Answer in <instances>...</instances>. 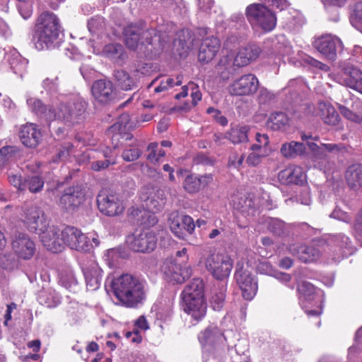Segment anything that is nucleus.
I'll return each mask as SVG.
<instances>
[{
    "label": "nucleus",
    "mask_w": 362,
    "mask_h": 362,
    "mask_svg": "<svg viewBox=\"0 0 362 362\" xmlns=\"http://www.w3.org/2000/svg\"><path fill=\"white\" fill-rule=\"evenodd\" d=\"M124 42L132 50L146 54L163 50L165 41L155 28L148 27L144 21L131 23L123 29Z\"/></svg>",
    "instance_id": "obj_1"
},
{
    "label": "nucleus",
    "mask_w": 362,
    "mask_h": 362,
    "mask_svg": "<svg viewBox=\"0 0 362 362\" xmlns=\"http://www.w3.org/2000/svg\"><path fill=\"white\" fill-rule=\"evenodd\" d=\"M262 1L263 3L248 5L245 15L253 29L267 33L273 30L276 25V15L268 6L282 11L288 7V4L287 0Z\"/></svg>",
    "instance_id": "obj_2"
},
{
    "label": "nucleus",
    "mask_w": 362,
    "mask_h": 362,
    "mask_svg": "<svg viewBox=\"0 0 362 362\" xmlns=\"http://www.w3.org/2000/svg\"><path fill=\"white\" fill-rule=\"evenodd\" d=\"M111 287L115 297L127 308H136L146 298L144 284L131 274H124L113 279Z\"/></svg>",
    "instance_id": "obj_3"
},
{
    "label": "nucleus",
    "mask_w": 362,
    "mask_h": 362,
    "mask_svg": "<svg viewBox=\"0 0 362 362\" xmlns=\"http://www.w3.org/2000/svg\"><path fill=\"white\" fill-rule=\"evenodd\" d=\"M181 296L183 310L195 320H201L205 316L207 308L202 279H194L185 286Z\"/></svg>",
    "instance_id": "obj_4"
},
{
    "label": "nucleus",
    "mask_w": 362,
    "mask_h": 362,
    "mask_svg": "<svg viewBox=\"0 0 362 362\" xmlns=\"http://www.w3.org/2000/svg\"><path fill=\"white\" fill-rule=\"evenodd\" d=\"M59 33V24L57 16L50 12L42 13L37 21L33 41L39 50L49 49L54 46Z\"/></svg>",
    "instance_id": "obj_5"
},
{
    "label": "nucleus",
    "mask_w": 362,
    "mask_h": 362,
    "mask_svg": "<svg viewBox=\"0 0 362 362\" xmlns=\"http://www.w3.org/2000/svg\"><path fill=\"white\" fill-rule=\"evenodd\" d=\"M139 198L147 210L153 213L144 211V214L147 216L148 222L141 221V223H145L149 226L155 225L158 220L153 214L160 211L165 204L164 191L158 187L147 185L141 187Z\"/></svg>",
    "instance_id": "obj_6"
},
{
    "label": "nucleus",
    "mask_w": 362,
    "mask_h": 362,
    "mask_svg": "<svg viewBox=\"0 0 362 362\" xmlns=\"http://www.w3.org/2000/svg\"><path fill=\"white\" fill-rule=\"evenodd\" d=\"M88 103L85 100H78L70 104H59L56 112H49V117L63 122L69 127L74 126L84 120L88 114Z\"/></svg>",
    "instance_id": "obj_7"
},
{
    "label": "nucleus",
    "mask_w": 362,
    "mask_h": 362,
    "mask_svg": "<svg viewBox=\"0 0 362 362\" xmlns=\"http://www.w3.org/2000/svg\"><path fill=\"white\" fill-rule=\"evenodd\" d=\"M328 243L325 239H315L309 244H292L288 252L303 263L309 264L318 261L325 252Z\"/></svg>",
    "instance_id": "obj_8"
},
{
    "label": "nucleus",
    "mask_w": 362,
    "mask_h": 362,
    "mask_svg": "<svg viewBox=\"0 0 362 362\" xmlns=\"http://www.w3.org/2000/svg\"><path fill=\"white\" fill-rule=\"evenodd\" d=\"M233 266L230 257L224 253L209 255L205 260V267L217 280L228 279Z\"/></svg>",
    "instance_id": "obj_9"
},
{
    "label": "nucleus",
    "mask_w": 362,
    "mask_h": 362,
    "mask_svg": "<svg viewBox=\"0 0 362 362\" xmlns=\"http://www.w3.org/2000/svg\"><path fill=\"white\" fill-rule=\"evenodd\" d=\"M126 243L132 250L146 253L155 250L157 238L153 231L146 229L140 232L136 231L127 236Z\"/></svg>",
    "instance_id": "obj_10"
},
{
    "label": "nucleus",
    "mask_w": 362,
    "mask_h": 362,
    "mask_svg": "<svg viewBox=\"0 0 362 362\" xmlns=\"http://www.w3.org/2000/svg\"><path fill=\"white\" fill-rule=\"evenodd\" d=\"M162 271L165 279L173 284H182L192 274L191 267L186 264L182 265V262L178 259H165L162 266Z\"/></svg>",
    "instance_id": "obj_11"
},
{
    "label": "nucleus",
    "mask_w": 362,
    "mask_h": 362,
    "mask_svg": "<svg viewBox=\"0 0 362 362\" xmlns=\"http://www.w3.org/2000/svg\"><path fill=\"white\" fill-rule=\"evenodd\" d=\"M11 238L12 249L19 258L27 260L33 257L36 250L35 244L27 233L16 230Z\"/></svg>",
    "instance_id": "obj_12"
},
{
    "label": "nucleus",
    "mask_w": 362,
    "mask_h": 362,
    "mask_svg": "<svg viewBox=\"0 0 362 362\" xmlns=\"http://www.w3.org/2000/svg\"><path fill=\"white\" fill-rule=\"evenodd\" d=\"M234 277L243 297L247 300H252L257 291V282L252 272L242 266L236 269Z\"/></svg>",
    "instance_id": "obj_13"
},
{
    "label": "nucleus",
    "mask_w": 362,
    "mask_h": 362,
    "mask_svg": "<svg viewBox=\"0 0 362 362\" xmlns=\"http://www.w3.org/2000/svg\"><path fill=\"white\" fill-rule=\"evenodd\" d=\"M168 224L170 230L180 239H184L187 234H192L195 228L192 217L188 215H179L177 213L170 214Z\"/></svg>",
    "instance_id": "obj_14"
},
{
    "label": "nucleus",
    "mask_w": 362,
    "mask_h": 362,
    "mask_svg": "<svg viewBox=\"0 0 362 362\" xmlns=\"http://www.w3.org/2000/svg\"><path fill=\"white\" fill-rule=\"evenodd\" d=\"M23 223L30 232L37 234L45 231L49 226L44 211L37 206H31L25 211Z\"/></svg>",
    "instance_id": "obj_15"
},
{
    "label": "nucleus",
    "mask_w": 362,
    "mask_h": 362,
    "mask_svg": "<svg viewBox=\"0 0 362 362\" xmlns=\"http://www.w3.org/2000/svg\"><path fill=\"white\" fill-rule=\"evenodd\" d=\"M85 192L81 185L66 188L60 197L59 205L66 211L76 210L84 201Z\"/></svg>",
    "instance_id": "obj_16"
},
{
    "label": "nucleus",
    "mask_w": 362,
    "mask_h": 362,
    "mask_svg": "<svg viewBox=\"0 0 362 362\" xmlns=\"http://www.w3.org/2000/svg\"><path fill=\"white\" fill-rule=\"evenodd\" d=\"M199 341L202 349L225 347L226 339L222 331L215 325H209L199 334Z\"/></svg>",
    "instance_id": "obj_17"
},
{
    "label": "nucleus",
    "mask_w": 362,
    "mask_h": 362,
    "mask_svg": "<svg viewBox=\"0 0 362 362\" xmlns=\"http://www.w3.org/2000/svg\"><path fill=\"white\" fill-rule=\"evenodd\" d=\"M313 46L325 58L334 60L337 57V49L342 47V42L336 36L325 35L316 39L313 42Z\"/></svg>",
    "instance_id": "obj_18"
},
{
    "label": "nucleus",
    "mask_w": 362,
    "mask_h": 362,
    "mask_svg": "<svg viewBox=\"0 0 362 362\" xmlns=\"http://www.w3.org/2000/svg\"><path fill=\"white\" fill-rule=\"evenodd\" d=\"M97 203L99 210L109 216H116L124 210L119 199L115 194H100L97 197Z\"/></svg>",
    "instance_id": "obj_19"
},
{
    "label": "nucleus",
    "mask_w": 362,
    "mask_h": 362,
    "mask_svg": "<svg viewBox=\"0 0 362 362\" xmlns=\"http://www.w3.org/2000/svg\"><path fill=\"white\" fill-rule=\"evenodd\" d=\"M19 138L22 144L28 148H36L42 141V132L38 126L33 123L22 125L19 131Z\"/></svg>",
    "instance_id": "obj_20"
},
{
    "label": "nucleus",
    "mask_w": 362,
    "mask_h": 362,
    "mask_svg": "<svg viewBox=\"0 0 362 362\" xmlns=\"http://www.w3.org/2000/svg\"><path fill=\"white\" fill-rule=\"evenodd\" d=\"M60 233L57 228L48 226L45 231L39 234L43 245L54 253L60 252L63 248L64 240Z\"/></svg>",
    "instance_id": "obj_21"
},
{
    "label": "nucleus",
    "mask_w": 362,
    "mask_h": 362,
    "mask_svg": "<svg viewBox=\"0 0 362 362\" xmlns=\"http://www.w3.org/2000/svg\"><path fill=\"white\" fill-rule=\"evenodd\" d=\"M86 286L89 290L95 291L100 285L102 269L94 260H89L82 267Z\"/></svg>",
    "instance_id": "obj_22"
},
{
    "label": "nucleus",
    "mask_w": 362,
    "mask_h": 362,
    "mask_svg": "<svg viewBox=\"0 0 362 362\" xmlns=\"http://www.w3.org/2000/svg\"><path fill=\"white\" fill-rule=\"evenodd\" d=\"M221 47L220 40L215 37L203 40L198 54V59L202 63H209L218 52Z\"/></svg>",
    "instance_id": "obj_23"
},
{
    "label": "nucleus",
    "mask_w": 362,
    "mask_h": 362,
    "mask_svg": "<svg viewBox=\"0 0 362 362\" xmlns=\"http://www.w3.org/2000/svg\"><path fill=\"white\" fill-rule=\"evenodd\" d=\"M305 178V175L300 167H288L281 170L278 175V179L280 182L285 185L291 184H303Z\"/></svg>",
    "instance_id": "obj_24"
},
{
    "label": "nucleus",
    "mask_w": 362,
    "mask_h": 362,
    "mask_svg": "<svg viewBox=\"0 0 362 362\" xmlns=\"http://www.w3.org/2000/svg\"><path fill=\"white\" fill-rule=\"evenodd\" d=\"M261 52V49L256 45H250L239 49L235 56L236 66L244 67L256 60Z\"/></svg>",
    "instance_id": "obj_25"
},
{
    "label": "nucleus",
    "mask_w": 362,
    "mask_h": 362,
    "mask_svg": "<svg viewBox=\"0 0 362 362\" xmlns=\"http://www.w3.org/2000/svg\"><path fill=\"white\" fill-rule=\"evenodd\" d=\"M317 109L325 124L329 126H336L339 123L340 117L330 103L320 101L318 103Z\"/></svg>",
    "instance_id": "obj_26"
},
{
    "label": "nucleus",
    "mask_w": 362,
    "mask_h": 362,
    "mask_svg": "<svg viewBox=\"0 0 362 362\" xmlns=\"http://www.w3.org/2000/svg\"><path fill=\"white\" fill-rule=\"evenodd\" d=\"M280 152L286 158L303 157L307 153L305 145L302 142L295 141L283 144Z\"/></svg>",
    "instance_id": "obj_27"
},
{
    "label": "nucleus",
    "mask_w": 362,
    "mask_h": 362,
    "mask_svg": "<svg viewBox=\"0 0 362 362\" xmlns=\"http://www.w3.org/2000/svg\"><path fill=\"white\" fill-rule=\"evenodd\" d=\"M216 70L223 78H228L233 74L236 69L235 56L233 53L223 55L216 65Z\"/></svg>",
    "instance_id": "obj_28"
},
{
    "label": "nucleus",
    "mask_w": 362,
    "mask_h": 362,
    "mask_svg": "<svg viewBox=\"0 0 362 362\" xmlns=\"http://www.w3.org/2000/svg\"><path fill=\"white\" fill-rule=\"evenodd\" d=\"M348 185L356 190L362 187V165L356 163L350 165L346 172Z\"/></svg>",
    "instance_id": "obj_29"
},
{
    "label": "nucleus",
    "mask_w": 362,
    "mask_h": 362,
    "mask_svg": "<svg viewBox=\"0 0 362 362\" xmlns=\"http://www.w3.org/2000/svg\"><path fill=\"white\" fill-rule=\"evenodd\" d=\"M249 127L236 125L232 127L225 135V138L229 139L233 144H238L248 141Z\"/></svg>",
    "instance_id": "obj_30"
},
{
    "label": "nucleus",
    "mask_w": 362,
    "mask_h": 362,
    "mask_svg": "<svg viewBox=\"0 0 362 362\" xmlns=\"http://www.w3.org/2000/svg\"><path fill=\"white\" fill-rule=\"evenodd\" d=\"M233 90H257L259 81L253 74H247L241 76L232 85Z\"/></svg>",
    "instance_id": "obj_31"
},
{
    "label": "nucleus",
    "mask_w": 362,
    "mask_h": 362,
    "mask_svg": "<svg viewBox=\"0 0 362 362\" xmlns=\"http://www.w3.org/2000/svg\"><path fill=\"white\" fill-rule=\"evenodd\" d=\"M346 75V80L349 86L355 90H362V71L359 69L350 66L344 69Z\"/></svg>",
    "instance_id": "obj_32"
},
{
    "label": "nucleus",
    "mask_w": 362,
    "mask_h": 362,
    "mask_svg": "<svg viewBox=\"0 0 362 362\" xmlns=\"http://www.w3.org/2000/svg\"><path fill=\"white\" fill-rule=\"evenodd\" d=\"M27 103L31 108L32 111L35 112L37 115L44 117L47 120H54V118H50L49 116V112H56V108L47 107L45 105L41 100L30 98L27 100Z\"/></svg>",
    "instance_id": "obj_33"
},
{
    "label": "nucleus",
    "mask_w": 362,
    "mask_h": 362,
    "mask_svg": "<svg viewBox=\"0 0 362 362\" xmlns=\"http://www.w3.org/2000/svg\"><path fill=\"white\" fill-rule=\"evenodd\" d=\"M8 62L13 73L23 77L26 71L28 61L19 53L14 52L11 54Z\"/></svg>",
    "instance_id": "obj_34"
},
{
    "label": "nucleus",
    "mask_w": 362,
    "mask_h": 362,
    "mask_svg": "<svg viewBox=\"0 0 362 362\" xmlns=\"http://www.w3.org/2000/svg\"><path fill=\"white\" fill-rule=\"evenodd\" d=\"M267 228L270 233L278 237H286L289 235L288 226L279 218H270L267 221Z\"/></svg>",
    "instance_id": "obj_35"
},
{
    "label": "nucleus",
    "mask_w": 362,
    "mask_h": 362,
    "mask_svg": "<svg viewBox=\"0 0 362 362\" xmlns=\"http://www.w3.org/2000/svg\"><path fill=\"white\" fill-rule=\"evenodd\" d=\"M288 119L283 112H277L271 114L267 125L273 130H281L288 124Z\"/></svg>",
    "instance_id": "obj_36"
},
{
    "label": "nucleus",
    "mask_w": 362,
    "mask_h": 362,
    "mask_svg": "<svg viewBox=\"0 0 362 362\" xmlns=\"http://www.w3.org/2000/svg\"><path fill=\"white\" fill-rule=\"evenodd\" d=\"M44 180L39 175H28L23 180V191L28 189L31 193H37L42 190Z\"/></svg>",
    "instance_id": "obj_37"
},
{
    "label": "nucleus",
    "mask_w": 362,
    "mask_h": 362,
    "mask_svg": "<svg viewBox=\"0 0 362 362\" xmlns=\"http://www.w3.org/2000/svg\"><path fill=\"white\" fill-rule=\"evenodd\" d=\"M225 347L203 349L204 362H223Z\"/></svg>",
    "instance_id": "obj_38"
},
{
    "label": "nucleus",
    "mask_w": 362,
    "mask_h": 362,
    "mask_svg": "<svg viewBox=\"0 0 362 362\" xmlns=\"http://www.w3.org/2000/svg\"><path fill=\"white\" fill-rule=\"evenodd\" d=\"M80 230L75 227L68 226L61 231L60 235H62L64 245H68L71 249L74 250V245L80 233Z\"/></svg>",
    "instance_id": "obj_39"
},
{
    "label": "nucleus",
    "mask_w": 362,
    "mask_h": 362,
    "mask_svg": "<svg viewBox=\"0 0 362 362\" xmlns=\"http://www.w3.org/2000/svg\"><path fill=\"white\" fill-rule=\"evenodd\" d=\"M142 154L135 140L132 144L126 146L122 153V158L127 162H132L137 160Z\"/></svg>",
    "instance_id": "obj_40"
},
{
    "label": "nucleus",
    "mask_w": 362,
    "mask_h": 362,
    "mask_svg": "<svg viewBox=\"0 0 362 362\" xmlns=\"http://www.w3.org/2000/svg\"><path fill=\"white\" fill-rule=\"evenodd\" d=\"M191 100H186L182 105H177L171 108V112H189L193 107H194L198 101L202 99L201 92H192L190 95Z\"/></svg>",
    "instance_id": "obj_41"
},
{
    "label": "nucleus",
    "mask_w": 362,
    "mask_h": 362,
    "mask_svg": "<svg viewBox=\"0 0 362 362\" xmlns=\"http://www.w3.org/2000/svg\"><path fill=\"white\" fill-rule=\"evenodd\" d=\"M308 148L310 150L315 162L322 163L327 162L329 156L325 152V149L322 146V144L319 146L315 143H308Z\"/></svg>",
    "instance_id": "obj_42"
},
{
    "label": "nucleus",
    "mask_w": 362,
    "mask_h": 362,
    "mask_svg": "<svg viewBox=\"0 0 362 362\" xmlns=\"http://www.w3.org/2000/svg\"><path fill=\"white\" fill-rule=\"evenodd\" d=\"M226 286H222L218 291H216L212 295L210 303L214 310H220L225 303Z\"/></svg>",
    "instance_id": "obj_43"
},
{
    "label": "nucleus",
    "mask_w": 362,
    "mask_h": 362,
    "mask_svg": "<svg viewBox=\"0 0 362 362\" xmlns=\"http://www.w3.org/2000/svg\"><path fill=\"white\" fill-rule=\"evenodd\" d=\"M183 187L189 193H196L202 189L198 176L194 175H189L185 177Z\"/></svg>",
    "instance_id": "obj_44"
},
{
    "label": "nucleus",
    "mask_w": 362,
    "mask_h": 362,
    "mask_svg": "<svg viewBox=\"0 0 362 362\" xmlns=\"http://www.w3.org/2000/svg\"><path fill=\"white\" fill-rule=\"evenodd\" d=\"M115 76L119 83L120 88L123 90H129L134 88L132 79L126 71L118 70L115 71Z\"/></svg>",
    "instance_id": "obj_45"
},
{
    "label": "nucleus",
    "mask_w": 362,
    "mask_h": 362,
    "mask_svg": "<svg viewBox=\"0 0 362 362\" xmlns=\"http://www.w3.org/2000/svg\"><path fill=\"white\" fill-rule=\"evenodd\" d=\"M333 241L341 249L346 250L347 252L344 251L343 255L351 254L354 251L351 242L349 237L344 234H337L333 237Z\"/></svg>",
    "instance_id": "obj_46"
},
{
    "label": "nucleus",
    "mask_w": 362,
    "mask_h": 362,
    "mask_svg": "<svg viewBox=\"0 0 362 362\" xmlns=\"http://www.w3.org/2000/svg\"><path fill=\"white\" fill-rule=\"evenodd\" d=\"M123 52V47L119 43L109 44L105 45L103 48L104 54L112 59L121 58Z\"/></svg>",
    "instance_id": "obj_47"
},
{
    "label": "nucleus",
    "mask_w": 362,
    "mask_h": 362,
    "mask_svg": "<svg viewBox=\"0 0 362 362\" xmlns=\"http://www.w3.org/2000/svg\"><path fill=\"white\" fill-rule=\"evenodd\" d=\"M322 146L326 151L337 155L339 156H344L346 153H349V147L343 143L338 144H324L322 143Z\"/></svg>",
    "instance_id": "obj_48"
},
{
    "label": "nucleus",
    "mask_w": 362,
    "mask_h": 362,
    "mask_svg": "<svg viewBox=\"0 0 362 362\" xmlns=\"http://www.w3.org/2000/svg\"><path fill=\"white\" fill-rule=\"evenodd\" d=\"M298 291L306 300H311L314 298L315 288L311 283L305 281L298 285Z\"/></svg>",
    "instance_id": "obj_49"
},
{
    "label": "nucleus",
    "mask_w": 362,
    "mask_h": 362,
    "mask_svg": "<svg viewBox=\"0 0 362 362\" xmlns=\"http://www.w3.org/2000/svg\"><path fill=\"white\" fill-rule=\"evenodd\" d=\"M235 208L243 213H250L251 209L255 208V203L252 199L242 196L235 202Z\"/></svg>",
    "instance_id": "obj_50"
},
{
    "label": "nucleus",
    "mask_w": 362,
    "mask_h": 362,
    "mask_svg": "<svg viewBox=\"0 0 362 362\" xmlns=\"http://www.w3.org/2000/svg\"><path fill=\"white\" fill-rule=\"evenodd\" d=\"M16 148L15 146H6L0 149V167H3L16 155Z\"/></svg>",
    "instance_id": "obj_51"
},
{
    "label": "nucleus",
    "mask_w": 362,
    "mask_h": 362,
    "mask_svg": "<svg viewBox=\"0 0 362 362\" xmlns=\"http://www.w3.org/2000/svg\"><path fill=\"white\" fill-rule=\"evenodd\" d=\"M91 93L95 105H107L113 99V92H91Z\"/></svg>",
    "instance_id": "obj_52"
},
{
    "label": "nucleus",
    "mask_w": 362,
    "mask_h": 362,
    "mask_svg": "<svg viewBox=\"0 0 362 362\" xmlns=\"http://www.w3.org/2000/svg\"><path fill=\"white\" fill-rule=\"evenodd\" d=\"M92 245L90 244L87 236L80 231L74 250L81 252H88L90 250Z\"/></svg>",
    "instance_id": "obj_53"
},
{
    "label": "nucleus",
    "mask_w": 362,
    "mask_h": 362,
    "mask_svg": "<svg viewBox=\"0 0 362 362\" xmlns=\"http://www.w3.org/2000/svg\"><path fill=\"white\" fill-rule=\"evenodd\" d=\"M106 158L105 160H95L91 163V168L95 171H99L101 170L106 169L110 166V165H113L115 163V158H112L111 157H108L106 154L104 155Z\"/></svg>",
    "instance_id": "obj_54"
},
{
    "label": "nucleus",
    "mask_w": 362,
    "mask_h": 362,
    "mask_svg": "<svg viewBox=\"0 0 362 362\" xmlns=\"http://www.w3.org/2000/svg\"><path fill=\"white\" fill-rule=\"evenodd\" d=\"M339 109L340 113L347 119L358 124L362 122V116L354 113L348 107L343 105H340Z\"/></svg>",
    "instance_id": "obj_55"
},
{
    "label": "nucleus",
    "mask_w": 362,
    "mask_h": 362,
    "mask_svg": "<svg viewBox=\"0 0 362 362\" xmlns=\"http://www.w3.org/2000/svg\"><path fill=\"white\" fill-rule=\"evenodd\" d=\"M72 148L73 145L71 143H66L62 146L56 154L55 158H53L52 162L56 163L59 160H64L67 158Z\"/></svg>",
    "instance_id": "obj_56"
},
{
    "label": "nucleus",
    "mask_w": 362,
    "mask_h": 362,
    "mask_svg": "<svg viewBox=\"0 0 362 362\" xmlns=\"http://www.w3.org/2000/svg\"><path fill=\"white\" fill-rule=\"evenodd\" d=\"M129 115L128 114H122L119 117V121L112 124L107 131V135H111L115 132L119 131L121 127H126V125L129 121Z\"/></svg>",
    "instance_id": "obj_57"
},
{
    "label": "nucleus",
    "mask_w": 362,
    "mask_h": 362,
    "mask_svg": "<svg viewBox=\"0 0 362 362\" xmlns=\"http://www.w3.org/2000/svg\"><path fill=\"white\" fill-rule=\"evenodd\" d=\"M175 46L177 47V52L180 57L185 58L187 56L190 49V43L183 42L181 39H178L175 42Z\"/></svg>",
    "instance_id": "obj_58"
},
{
    "label": "nucleus",
    "mask_w": 362,
    "mask_h": 362,
    "mask_svg": "<svg viewBox=\"0 0 362 362\" xmlns=\"http://www.w3.org/2000/svg\"><path fill=\"white\" fill-rule=\"evenodd\" d=\"M8 180L16 188L20 191H23V180L21 175L15 174L13 173H8Z\"/></svg>",
    "instance_id": "obj_59"
},
{
    "label": "nucleus",
    "mask_w": 362,
    "mask_h": 362,
    "mask_svg": "<svg viewBox=\"0 0 362 362\" xmlns=\"http://www.w3.org/2000/svg\"><path fill=\"white\" fill-rule=\"evenodd\" d=\"M304 62L306 64L312 66L313 67L323 71L327 72L329 71V67L327 65L322 63L321 62H320L310 56H305L304 58Z\"/></svg>",
    "instance_id": "obj_60"
},
{
    "label": "nucleus",
    "mask_w": 362,
    "mask_h": 362,
    "mask_svg": "<svg viewBox=\"0 0 362 362\" xmlns=\"http://www.w3.org/2000/svg\"><path fill=\"white\" fill-rule=\"evenodd\" d=\"M103 18L96 16L90 18L88 22V28L90 32L95 33L103 26Z\"/></svg>",
    "instance_id": "obj_61"
},
{
    "label": "nucleus",
    "mask_w": 362,
    "mask_h": 362,
    "mask_svg": "<svg viewBox=\"0 0 362 362\" xmlns=\"http://www.w3.org/2000/svg\"><path fill=\"white\" fill-rule=\"evenodd\" d=\"M158 146V143L152 142L150 143L147 147V151L149 152L147 156V159L153 163H156L158 161L157 154Z\"/></svg>",
    "instance_id": "obj_62"
},
{
    "label": "nucleus",
    "mask_w": 362,
    "mask_h": 362,
    "mask_svg": "<svg viewBox=\"0 0 362 362\" xmlns=\"http://www.w3.org/2000/svg\"><path fill=\"white\" fill-rule=\"evenodd\" d=\"M297 202L304 205H310L311 197L310 190L308 187H304L296 197Z\"/></svg>",
    "instance_id": "obj_63"
},
{
    "label": "nucleus",
    "mask_w": 362,
    "mask_h": 362,
    "mask_svg": "<svg viewBox=\"0 0 362 362\" xmlns=\"http://www.w3.org/2000/svg\"><path fill=\"white\" fill-rule=\"evenodd\" d=\"M354 228L356 233V238L362 243V209L357 215Z\"/></svg>",
    "instance_id": "obj_64"
}]
</instances>
